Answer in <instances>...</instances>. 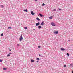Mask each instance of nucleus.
<instances>
[{"instance_id":"nucleus-30","label":"nucleus","mask_w":73,"mask_h":73,"mask_svg":"<svg viewBox=\"0 0 73 73\" xmlns=\"http://www.w3.org/2000/svg\"><path fill=\"white\" fill-rule=\"evenodd\" d=\"M17 45L18 46H20V45H19V44H17Z\"/></svg>"},{"instance_id":"nucleus-10","label":"nucleus","mask_w":73,"mask_h":73,"mask_svg":"<svg viewBox=\"0 0 73 73\" xmlns=\"http://www.w3.org/2000/svg\"><path fill=\"white\" fill-rule=\"evenodd\" d=\"M42 27L41 26H38V28L39 29H40V28H42Z\"/></svg>"},{"instance_id":"nucleus-11","label":"nucleus","mask_w":73,"mask_h":73,"mask_svg":"<svg viewBox=\"0 0 73 73\" xmlns=\"http://www.w3.org/2000/svg\"><path fill=\"white\" fill-rule=\"evenodd\" d=\"M52 18H53V16L49 17V19H52Z\"/></svg>"},{"instance_id":"nucleus-8","label":"nucleus","mask_w":73,"mask_h":73,"mask_svg":"<svg viewBox=\"0 0 73 73\" xmlns=\"http://www.w3.org/2000/svg\"><path fill=\"white\" fill-rule=\"evenodd\" d=\"M65 50V49H64V48H61V50L62 51H64V50Z\"/></svg>"},{"instance_id":"nucleus-36","label":"nucleus","mask_w":73,"mask_h":73,"mask_svg":"<svg viewBox=\"0 0 73 73\" xmlns=\"http://www.w3.org/2000/svg\"><path fill=\"white\" fill-rule=\"evenodd\" d=\"M35 1H37V0H35Z\"/></svg>"},{"instance_id":"nucleus-28","label":"nucleus","mask_w":73,"mask_h":73,"mask_svg":"<svg viewBox=\"0 0 73 73\" xmlns=\"http://www.w3.org/2000/svg\"><path fill=\"white\" fill-rule=\"evenodd\" d=\"M56 11V9H54L53 10L54 11Z\"/></svg>"},{"instance_id":"nucleus-12","label":"nucleus","mask_w":73,"mask_h":73,"mask_svg":"<svg viewBox=\"0 0 73 73\" xmlns=\"http://www.w3.org/2000/svg\"><path fill=\"white\" fill-rule=\"evenodd\" d=\"M36 19L37 20H38V21H40V19H39V18L38 17L36 18Z\"/></svg>"},{"instance_id":"nucleus-32","label":"nucleus","mask_w":73,"mask_h":73,"mask_svg":"<svg viewBox=\"0 0 73 73\" xmlns=\"http://www.w3.org/2000/svg\"><path fill=\"white\" fill-rule=\"evenodd\" d=\"M38 62V60L36 61V62Z\"/></svg>"},{"instance_id":"nucleus-34","label":"nucleus","mask_w":73,"mask_h":73,"mask_svg":"<svg viewBox=\"0 0 73 73\" xmlns=\"http://www.w3.org/2000/svg\"><path fill=\"white\" fill-rule=\"evenodd\" d=\"M68 41H70V40H68Z\"/></svg>"},{"instance_id":"nucleus-16","label":"nucleus","mask_w":73,"mask_h":73,"mask_svg":"<svg viewBox=\"0 0 73 73\" xmlns=\"http://www.w3.org/2000/svg\"><path fill=\"white\" fill-rule=\"evenodd\" d=\"M3 34L2 33L1 34V36H3Z\"/></svg>"},{"instance_id":"nucleus-23","label":"nucleus","mask_w":73,"mask_h":73,"mask_svg":"<svg viewBox=\"0 0 73 73\" xmlns=\"http://www.w3.org/2000/svg\"><path fill=\"white\" fill-rule=\"evenodd\" d=\"M1 8H4V6L3 5H1Z\"/></svg>"},{"instance_id":"nucleus-20","label":"nucleus","mask_w":73,"mask_h":73,"mask_svg":"<svg viewBox=\"0 0 73 73\" xmlns=\"http://www.w3.org/2000/svg\"><path fill=\"white\" fill-rule=\"evenodd\" d=\"M42 6H44L45 5V4H44V3H43V4H42Z\"/></svg>"},{"instance_id":"nucleus-7","label":"nucleus","mask_w":73,"mask_h":73,"mask_svg":"<svg viewBox=\"0 0 73 73\" xmlns=\"http://www.w3.org/2000/svg\"><path fill=\"white\" fill-rule=\"evenodd\" d=\"M44 21H43L42 23H41V25H42V26L44 25Z\"/></svg>"},{"instance_id":"nucleus-29","label":"nucleus","mask_w":73,"mask_h":73,"mask_svg":"<svg viewBox=\"0 0 73 73\" xmlns=\"http://www.w3.org/2000/svg\"><path fill=\"white\" fill-rule=\"evenodd\" d=\"M38 47L39 48H41V47L40 46H38Z\"/></svg>"},{"instance_id":"nucleus-22","label":"nucleus","mask_w":73,"mask_h":73,"mask_svg":"<svg viewBox=\"0 0 73 73\" xmlns=\"http://www.w3.org/2000/svg\"><path fill=\"white\" fill-rule=\"evenodd\" d=\"M67 56H69V54L67 53Z\"/></svg>"},{"instance_id":"nucleus-15","label":"nucleus","mask_w":73,"mask_h":73,"mask_svg":"<svg viewBox=\"0 0 73 73\" xmlns=\"http://www.w3.org/2000/svg\"><path fill=\"white\" fill-rule=\"evenodd\" d=\"M31 62H34V60L33 59H31Z\"/></svg>"},{"instance_id":"nucleus-35","label":"nucleus","mask_w":73,"mask_h":73,"mask_svg":"<svg viewBox=\"0 0 73 73\" xmlns=\"http://www.w3.org/2000/svg\"><path fill=\"white\" fill-rule=\"evenodd\" d=\"M33 31H35V29H33Z\"/></svg>"},{"instance_id":"nucleus-25","label":"nucleus","mask_w":73,"mask_h":73,"mask_svg":"<svg viewBox=\"0 0 73 73\" xmlns=\"http://www.w3.org/2000/svg\"><path fill=\"white\" fill-rule=\"evenodd\" d=\"M3 61V60H1V59L0 60V62H2Z\"/></svg>"},{"instance_id":"nucleus-9","label":"nucleus","mask_w":73,"mask_h":73,"mask_svg":"<svg viewBox=\"0 0 73 73\" xmlns=\"http://www.w3.org/2000/svg\"><path fill=\"white\" fill-rule=\"evenodd\" d=\"M23 11L24 12H28V11L27 9H26V10H24Z\"/></svg>"},{"instance_id":"nucleus-21","label":"nucleus","mask_w":73,"mask_h":73,"mask_svg":"<svg viewBox=\"0 0 73 73\" xmlns=\"http://www.w3.org/2000/svg\"><path fill=\"white\" fill-rule=\"evenodd\" d=\"M39 56L40 57L41 56V57H43V56H41L40 54H39Z\"/></svg>"},{"instance_id":"nucleus-18","label":"nucleus","mask_w":73,"mask_h":73,"mask_svg":"<svg viewBox=\"0 0 73 73\" xmlns=\"http://www.w3.org/2000/svg\"><path fill=\"white\" fill-rule=\"evenodd\" d=\"M8 29H12V27H8Z\"/></svg>"},{"instance_id":"nucleus-5","label":"nucleus","mask_w":73,"mask_h":73,"mask_svg":"<svg viewBox=\"0 0 73 73\" xmlns=\"http://www.w3.org/2000/svg\"><path fill=\"white\" fill-rule=\"evenodd\" d=\"M31 15H35V13H33V11H31Z\"/></svg>"},{"instance_id":"nucleus-19","label":"nucleus","mask_w":73,"mask_h":73,"mask_svg":"<svg viewBox=\"0 0 73 73\" xmlns=\"http://www.w3.org/2000/svg\"><path fill=\"white\" fill-rule=\"evenodd\" d=\"M7 68H3V70H6Z\"/></svg>"},{"instance_id":"nucleus-31","label":"nucleus","mask_w":73,"mask_h":73,"mask_svg":"<svg viewBox=\"0 0 73 73\" xmlns=\"http://www.w3.org/2000/svg\"><path fill=\"white\" fill-rule=\"evenodd\" d=\"M12 54V53H9V54Z\"/></svg>"},{"instance_id":"nucleus-24","label":"nucleus","mask_w":73,"mask_h":73,"mask_svg":"<svg viewBox=\"0 0 73 73\" xmlns=\"http://www.w3.org/2000/svg\"><path fill=\"white\" fill-rule=\"evenodd\" d=\"M7 57H9V56H10V54H9L7 55Z\"/></svg>"},{"instance_id":"nucleus-14","label":"nucleus","mask_w":73,"mask_h":73,"mask_svg":"<svg viewBox=\"0 0 73 73\" xmlns=\"http://www.w3.org/2000/svg\"><path fill=\"white\" fill-rule=\"evenodd\" d=\"M24 29H28V28L27 27H25Z\"/></svg>"},{"instance_id":"nucleus-4","label":"nucleus","mask_w":73,"mask_h":73,"mask_svg":"<svg viewBox=\"0 0 73 73\" xmlns=\"http://www.w3.org/2000/svg\"><path fill=\"white\" fill-rule=\"evenodd\" d=\"M40 25V22H38L36 24V26L37 27V26H38V25Z\"/></svg>"},{"instance_id":"nucleus-26","label":"nucleus","mask_w":73,"mask_h":73,"mask_svg":"<svg viewBox=\"0 0 73 73\" xmlns=\"http://www.w3.org/2000/svg\"><path fill=\"white\" fill-rule=\"evenodd\" d=\"M59 9V10H60V11H61L62 9Z\"/></svg>"},{"instance_id":"nucleus-2","label":"nucleus","mask_w":73,"mask_h":73,"mask_svg":"<svg viewBox=\"0 0 73 73\" xmlns=\"http://www.w3.org/2000/svg\"><path fill=\"white\" fill-rule=\"evenodd\" d=\"M51 25H52V26H54V27L56 26V25H55V23L53 22H52L51 23Z\"/></svg>"},{"instance_id":"nucleus-3","label":"nucleus","mask_w":73,"mask_h":73,"mask_svg":"<svg viewBox=\"0 0 73 73\" xmlns=\"http://www.w3.org/2000/svg\"><path fill=\"white\" fill-rule=\"evenodd\" d=\"M54 34H58V31H55V32H54Z\"/></svg>"},{"instance_id":"nucleus-17","label":"nucleus","mask_w":73,"mask_h":73,"mask_svg":"<svg viewBox=\"0 0 73 73\" xmlns=\"http://www.w3.org/2000/svg\"><path fill=\"white\" fill-rule=\"evenodd\" d=\"M70 66H71V67H73V64H71Z\"/></svg>"},{"instance_id":"nucleus-27","label":"nucleus","mask_w":73,"mask_h":73,"mask_svg":"<svg viewBox=\"0 0 73 73\" xmlns=\"http://www.w3.org/2000/svg\"><path fill=\"white\" fill-rule=\"evenodd\" d=\"M64 67H66V65H64Z\"/></svg>"},{"instance_id":"nucleus-6","label":"nucleus","mask_w":73,"mask_h":73,"mask_svg":"<svg viewBox=\"0 0 73 73\" xmlns=\"http://www.w3.org/2000/svg\"><path fill=\"white\" fill-rule=\"evenodd\" d=\"M39 16H40V17H43V15H42V14L41 13H39Z\"/></svg>"},{"instance_id":"nucleus-33","label":"nucleus","mask_w":73,"mask_h":73,"mask_svg":"<svg viewBox=\"0 0 73 73\" xmlns=\"http://www.w3.org/2000/svg\"><path fill=\"white\" fill-rule=\"evenodd\" d=\"M9 50L10 51H11V49H10Z\"/></svg>"},{"instance_id":"nucleus-13","label":"nucleus","mask_w":73,"mask_h":73,"mask_svg":"<svg viewBox=\"0 0 73 73\" xmlns=\"http://www.w3.org/2000/svg\"><path fill=\"white\" fill-rule=\"evenodd\" d=\"M36 60H37V61H40V58H36Z\"/></svg>"},{"instance_id":"nucleus-1","label":"nucleus","mask_w":73,"mask_h":73,"mask_svg":"<svg viewBox=\"0 0 73 73\" xmlns=\"http://www.w3.org/2000/svg\"><path fill=\"white\" fill-rule=\"evenodd\" d=\"M23 35L21 34L19 38V40L20 41H21L23 40Z\"/></svg>"}]
</instances>
